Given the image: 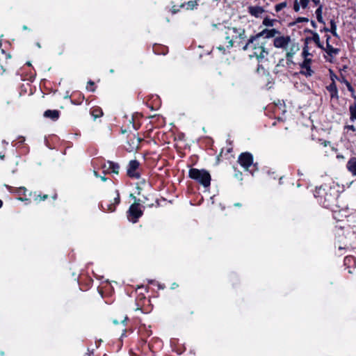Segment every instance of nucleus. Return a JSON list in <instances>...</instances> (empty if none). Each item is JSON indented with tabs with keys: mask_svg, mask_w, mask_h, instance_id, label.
I'll list each match as a JSON object with an SVG mask.
<instances>
[{
	"mask_svg": "<svg viewBox=\"0 0 356 356\" xmlns=\"http://www.w3.org/2000/svg\"><path fill=\"white\" fill-rule=\"evenodd\" d=\"M116 197H114L113 202H102L101 204L102 209L104 211L113 212L116 209L117 205L120 203V195L118 190L115 191Z\"/></svg>",
	"mask_w": 356,
	"mask_h": 356,
	"instance_id": "f8f14e48",
	"label": "nucleus"
},
{
	"mask_svg": "<svg viewBox=\"0 0 356 356\" xmlns=\"http://www.w3.org/2000/svg\"><path fill=\"white\" fill-rule=\"evenodd\" d=\"M241 41L238 42V45L240 46L241 45Z\"/></svg>",
	"mask_w": 356,
	"mask_h": 356,
	"instance_id": "338daca9",
	"label": "nucleus"
},
{
	"mask_svg": "<svg viewBox=\"0 0 356 356\" xmlns=\"http://www.w3.org/2000/svg\"><path fill=\"white\" fill-rule=\"evenodd\" d=\"M95 83L92 80H90L88 81L87 83V86H86V89L88 90V91H90V92H95Z\"/></svg>",
	"mask_w": 356,
	"mask_h": 356,
	"instance_id": "cd10ccee",
	"label": "nucleus"
},
{
	"mask_svg": "<svg viewBox=\"0 0 356 356\" xmlns=\"http://www.w3.org/2000/svg\"><path fill=\"white\" fill-rule=\"evenodd\" d=\"M351 119H356V108L350 107Z\"/></svg>",
	"mask_w": 356,
	"mask_h": 356,
	"instance_id": "a19ab883",
	"label": "nucleus"
},
{
	"mask_svg": "<svg viewBox=\"0 0 356 356\" xmlns=\"http://www.w3.org/2000/svg\"><path fill=\"white\" fill-rule=\"evenodd\" d=\"M104 173H113L118 175L120 166L119 163L114 161H108L106 163L103 165Z\"/></svg>",
	"mask_w": 356,
	"mask_h": 356,
	"instance_id": "2eb2a0df",
	"label": "nucleus"
},
{
	"mask_svg": "<svg viewBox=\"0 0 356 356\" xmlns=\"http://www.w3.org/2000/svg\"><path fill=\"white\" fill-rule=\"evenodd\" d=\"M153 52L157 55H166L168 53V47L167 46L154 44L152 47Z\"/></svg>",
	"mask_w": 356,
	"mask_h": 356,
	"instance_id": "f3484780",
	"label": "nucleus"
},
{
	"mask_svg": "<svg viewBox=\"0 0 356 356\" xmlns=\"http://www.w3.org/2000/svg\"><path fill=\"white\" fill-rule=\"evenodd\" d=\"M286 5H287V3L286 1L277 3L275 6V10L277 13H278V12L281 11L283 8L286 7Z\"/></svg>",
	"mask_w": 356,
	"mask_h": 356,
	"instance_id": "7c9ffc66",
	"label": "nucleus"
},
{
	"mask_svg": "<svg viewBox=\"0 0 356 356\" xmlns=\"http://www.w3.org/2000/svg\"><path fill=\"white\" fill-rule=\"evenodd\" d=\"M177 286H178V284H176V283H173V284H172V287H171V288L174 289L177 288Z\"/></svg>",
	"mask_w": 356,
	"mask_h": 356,
	"instance_id": "603ef678",
	"label": "nucleus"
},
{
	"mask_svg": "<svg viewBox=\"0 0 356 356\" xmlns=\"http://www.w3.org/2000/svg\"><path fill=\"white\" fill-rule=\"evenodd\" d=\"M300 50L299 44L296 42L289 43V49L286 54V64L288 68H291L296 63L292 60L293 55Z\"/></svg>",
	"mask_w": 356,
	"mask_h": 356,
	"instance_id": "9b49d317",
	"label": "nucleus"
},
{
	"mask_svg": "<svg viewBox=\"0 0 356 356\" xmlns=\"http://www.w3.org/2000/svg\"><path fill=\"white\" fill-rule=\"evenodd\" d=\"M274 24V19H271L268 17H265L263 20V24L266 26H273Z\"/></svg>",
	"mask_w": 356,
	"mask_h": 356,
	"instance_id": "72a5a7b5",
	"label": "nucleus"
},
{
	"mask_svg": "<svg viewBox=\"0 0 356 356\" xmlns=\"http://www.w3.org/2000/svg\"><path fill=\"white\" fill-rule=\"evenodd\" d=\"M220 37L224 38L227 41L226 48L230 49L234 46V40L236 39L244 40L246 38L245 31L242 28L224 26L220 31Z\"/></svg>",
	"mask_w": 356,
	"mask_h": 356,
	"instance_id": "f257e3e1",
	"label": "nucleus"
},
{
	"mask_svg": "<svg viewBox=\"0 0 356 356\" xmlns=\"http://www.w3.org/2000/svg\"><path fill=\"white\" fill-rule=\"evenodd\" d=\"M238 163L246 171L253 175L255 171L259 170L257 163H254L252 154L249 152H244L239 154L237 160Z\"/></svg>",
	"mask_w": 356,
	"mask_h": 356,
	"instance_id": "7ed1b4c3",
	"label": "nucleus"
},
{
	"mask_svg": "<svg viewBox=\"0 0 356 356\" xmlns=\"http://www.w3.org/2000/svg\"><path fill=\"white\" fill-rule=\"evenodd\" d=\"M26 192L27 189L25 187H19L16 189V193L20 196L19 197H28Z\"/></svg>",
	"mask_w": 356,
	"mask_h": 356,
	"instance_id": "bb28decb",
	"label": "nucleus"
},
{
	"mask_svg": "<svg viewBox=\"0 0 356 356\" xmlns=\"http://www.w3.org/2000/svg\"><path fill=\"white\" fill-rule=\"evenodd\" d=\"M313 42H314L320 48L324 49V46L320 42V39L316 33H313Z\"/></svg>",
	"mask_w": 356,
	"mask_h": 356,
	"instance_id": "473e14b6",
	"label": "nucleus"
},
{
	"mask_svg": "<svg viewBox=\"0 0 356 356\" xmlns=\"http://www.w3.org/2000/svg\"><path fill=\"white\" fill-rule=\"evenodd\" d=\"M110 72H111V73H113V72H114V70H110Z\"/></svg>",
	"mask_w": 356,
	"mask_h": 356,
	"instance_id": "774afa93",
	"label": "nucleus"
},
{
	"mask_svg": "<svg viewBox=\"0 0 356 356\" xmlns=\"http://www.w3.org/2000/svg\"><path fill=\"white\" fill-rule=\"evenodd\" d=\"M309 21V19L307 17H299L296 19V23H300V22H307Z\"/></svg>",
	"mask_w": 356,
	"mask_h": 356,
	"instance_id": "4c0bfd02",
	"label": "nucleus"
},
{
	"mask_svg": "<svg viewBox=\"0 0 356 356\" xmlns=\"http://www.w3.org/2000/svg\"><path fill=\"white\" fill-rule=\"evenodd\" d=\"M290 42V36H280L275 38L273 40V44L277 48H282L286 49Z\"/></svg>",
	"mask_w": 356,
	"mask_h": 356,
	"instance_id": "4468645a",
	"label": "nucleus"
},
{
	"mask_svg": "<svg viewBox=\"0 0 356 356\" xmlns=\"http://www.w3.org/2000/svg\"><path fill=\"white\" fill-rule=\"evenodd\" d=\"M337 26H336V24L333 21H331V32L332 33V34L335 36L337 35Z\"/></svg>",
	"mask_w": 356,
	"mask_h": 356,
	"instance_id": "f704fd0d",
	"label": "nucleus"
},
{
	"mask_svg": "<svg viewBox=\"0 0 356 356\" xmlns=\"http://www.w3.org/2000/svg\"><path fill=\"white\" fill-rule=\"evenodd\" d=\"M301 109L302 110L300 111V113L302 118L300 119V122L303 125L308 127V123L311 122L312 118V113L310 111V108L309 106H304L301 108Z\"/></svg>",
	"mask_w": 356,
	"mask_h": 356,
	"instance_id": "dca6fc26",
	"label": "nucleus"
},
{
	"mask_svg": "<svg viewBox=\"0 0 356 356\" xmlns=\"http://www.w3.org/2000/svg\"><path fill=\"white\" fill-rule=\"evenodd\" d=\"M312 41V37H307L305 39V47H303L302 56L304 60L299 64L300 70L298 74L305 76L306 77L312 75V59L308 58L307 56L310 54L309 53V48L307 44Z\"/></svg>",
	"mask_w": 356,
	"mask_h": 356,
	"instance_id": "39448f33",
	"label": "nucleus"
},
{
	"mask_svg": "<svg viewBox=\"0 0 356 356\" xmlns=\"http://www.w3.org/2000/svg\"><path fill=\"white\" fill-rule=\"evenodd\" d=\"M300 3L298 1V0H295L294 3H293V10H294L296 12H298V11H299V10H300Z\"/></svg>",
	"mask_w": 356,
	"mask_h": 356,
	"instance_id": "e433bc0d",
	"label": "nucleus"
},
{
	"mask_svg": "<svg viewBox=\"0 0 356 356\" xmlns=\"http://www.w3.org/2000/svg\"><path fill=\"white\" fill-rule=\"evenodd\" d=\"M143 214V211L140 209V204L136 202L131 204L127 211L128 219L133 223H136Z\"/></svg>",
	"mask_w": 356,
	"mask_h": 356,
	"instance_id": "1a4fd4ad",
	"label": "nucleus"
},
{
	"mask_svg": "<svg viewBox=\"0 0 356 356\" xmlns=\"http://www.w3.org/2000/svg\"><path fill=\"white\" fill-rule=\"evenodd\" d=\"M3 143H6V145H8V143H7V142H6L5 140H3Z\"/></svg>",
	"mask_w": 356,
	"mask_h": 356,
	"instance_id": "0e129e2a",
	"label": "nucleus"
},
{
	"mask_svg": "<svg viewBox=\"0 0 356 356\" xmlns=\"http://www.w3.org/2000/svg\"><path fill=\"white\" fill-rule=\"evenodd\" d=\"M44 117L56 121L60 117V112L58 110H47L44 113Z\"/></svg>",
	"mask_w": 356,
	"mask_h": 356,
	"instance_id": "6ab92c4d",
	"label": "nucleus"
},
{
	"mask_svg": "<svg viewBox=\"0 0 356 356\" xmlns=\"http://www.w3.org/2000/svg\"><path fill=\"white\" fill-rule=\"evenodd\" d=\"M295 86L300 92L303 93L309 94L311 90L309 86L302 81L297 82Z\"/></svg>",
	"mask_w": 356,
	"mask_h": 356,
	"instance_id": "412c9836",
	"label": "nucleus"
},
{
	"mask_svg": "<svg viewBox=\"0 0 356 356\" xmlns=\"http://www.w3.org/2000/svg\"><path fill=\"white\" fill-rule=\"evenodd\" d=\"M142 168L138 160L129 161L127 167V175L131 179H139L141 177Z\"/></svg>",
	"mask_w": 356,
	"mask_h": 356,
	"instance_id": "0eeeda50",
	"label": "nucleus"
},
{
	"mask_svg": "<svg viewBox=\"0 0 356 356\" xmlns=\"http://www.w3.org/2000/svg\"><path fill=\"white\" fill-rule=\"evenodd\" d=\"M216 49L221 51L222 54H226L225 47L223 45L219 44L218 46L216 47Z\"/></svg>",
	"mask_w": 356,
	"mask_h": 356,
	"instance_id": "58836bf2",
	"label": "nucleus"
},
{
	"mask_svg": "<svg viewBox=\"0 0 356 356\" xmlns=\"http://www.w3.org/2000/svg\"><path fill=\"white\" fill-rule=\"evenodd\" d=\"M315 3H318L319 1V0H312Z\"/></svg>",
	"mask_w": 356,
	"mask_h": 356,
	"instance_id": "e2e57ef3",
	"label": "nucleus"
},
{
	"mask_svg": "<svg viewBox=\"0 0 356 356\" xmlns=\"http://www.w3.org/2000/svg\"><path fill=\"white\" fill-rule=\"evenodd\" d=\"M337 89H336V88H334V91L332 92V94H331V97H335V96L337 95Z\"/></svg>",
	"mask_w": 356,
	"mask_h": 356,
	"instance_id": "49530a36",
	"label": "nucleus"
},
{
	"mask_svg": "<svg viewBox=\"0 0 356 356\" xmlns=\"http://www.w3.org/2000/svg\"><path fill=\"white\" fill-rule=\"evenodd\" d=\"M327 143H330V142L329 141H324V143H323L324 146H327Z\"/></svg>",
	"mask_w": 356,
	"mask_h": 356,
	"instance_id": "13d9d810",
	"label": "nucleus"
},
{
	"mask_svg": "<svg viewBox=\"0 0 356 356\" xmlns=\"http://www.w3.org/2000/svg\"><path fill=\"white\" fill-rule=\"evenodd\" d=\"M280 31L275 29H265L262 31L259 32V33L251 35L250 38L248 40V42L245 44V49L248 48V46H249L251 43L253 42V41L255 39H260L261 38H263L264 39L267 38H274L276 34H280Z\"/></svg>",
	"mask_w": 356,
	"mask_h": 356,
	"instance_id": "6e6552de",
	"label": "nucleus"
},
{
	"mask_svg": "<svg viewBox=\"0 0 356 356\" xmlns=\"http://www.w3.org/2000/svg\"><path fill=\"white\" fill-rule=\"evenodd\" d=\"M4 158H5V154H3V153H1V152H0V159H1V160H3V159H4Z\"/></svg>",
	"mask_w": 356,
	"mask_h": 356,
	"instance_id": "09e8293b",
	"label": "nucleus"
},
{
	"mask_svg": "<svg viewBox=\"0 0 356 356\" xmlns=\"http://www.w3.org/2000/svg\"><path fill=\"white\" fill-rule=\"evenodd\" d=\"M264 11V9L261 6H250L248 8L249 13L255 17H259Z\"/></svg>",
	"mask_w": 356,
	"mask_h": 356,
	"instance_id": "aec40b11",
	"label": "nucleus"
},
{
	"mask_svg": "<svg viewBox=\"0 0 356 356\" xmlns=\"http://www.w3.org/2000/svg\"><path fill=\"white\" fill-rule=\"evenodd\" d=\"M126 332H127V330L125 329V330H124V332L122 334L121 337H125V336H126V335H125V333H126Z\"/></svg>",
	"mask_w": 356,
	"mask_h": 356,
	"instance_id": "864d4df0",
	"label": "nucleus"
},
{
	"mask_svg": "<svg viewBox=\"0 0 356 356\" xmlns=\"http://www.w3.org/2000/svg\"><path fill=\"white\" fill-rule=\"evenodd\" d=\"M36 46H37L38 48H40V47H41V45H40V42H36Z\"/></svg>",
	"mask_w": 356,
	"mask_h": 356,
	"instance_id": "bf43d9fd",
	"label": "nucleus"
},
{
	"mask_svg": "<svg viewBox=\"0 0 356 356\" xmlns=\"http://www.w3.org/2000/svg\"><path fill=\"white\" fill-rule=\"evenodd\" d=\"M347 128H348V129H351L353 131L355 130L354 126H353V125H349V126L347 127Z\"/></svg>",
	"mask_w": 356,
	"mask_h": 356,
	"instance_id": "3c124183",
	"label": "nucleus"
},
{
	"mask_svg": "<svg viewBox=\"0 0 356 356\" xmlns=\"http://www.w3.org/2000/svg\"><path fill=\"white\" fill-rule=\"evenodd\" d=\"M94 174H95V175L96 177H99L97 172L94 171Z\"/></svg>",
	"mask_w": 356,
	"mask_h": 356,
	"instance_id": "052dcab7",
	"label": "nucleus"
},
{
	"mask_svg": "<svg viewBox=\"0 0 356 356\" xmlns=\"http://www.w3.org/2000/svg\"><path fill=\"white\" fill-rule=\"evenodd\" d=\"M234 177L239 180V181H242L243 180V173L241 171H240L239 170H238L236 168H234Z\"/></svg>",
	"mask_w": 356,
	"mask_h": 356,
	"instance_id": "c756f323",
	"label": "nucleus"
},
{
	"mask_svg": "<svg viewBox=\"0 0 356 356\" xmlns=\"http://www.w3.org/2000/svg\"><path fill=\"white\" fill-rule=\"evenodd\" d=\"M179 11V8H177V7H176L175 6H173L172 7V13L173 14H175V13H178Z\"/></svg>",
	"mask_w": 356,
	"mask_h": 356,
	"instance_id": "37998d69",
	"label": "nucleus"
},
{
	"mask_svg": "<svg viewBox=\"0 0 356 356\" xmlns=\"http://www.w3.org/2000/svg\"><path fill=\"white\" fill-rule=\"evenodd\" d=\"M188 177L196 182L207 188L211 184V175L205 169H197L192 168L188 171Z\"/></svg>",
	"mask_w": 356,
	"mask_h": 356,
	"instance_id": "20e7f679",
	"label": "nucleus"
},
{
	"mask_svg": "<svg viewBox=\"0 0 356 356\" xmlns=\"http://www.w3.org/2000/svg\"><path fill=\"white\" fill-rule=\"evenodd\" d=\"M234 206L235 207H241V203H235Z\"/></svg>",
	"mask_w": 356,
	"mask_h": 356,
	"instance_id": "6e6d98bb",
	"label": "nucleus"
},
{
	"mask_svg": "<svg viewBox=\"0 0 356 356\" xmlns=\"http://www.w3.org/2000/svg\"><path fill=\"white\" fill-rule=\"evenodd\" d=\"M22 29H23V30H29V28L27 27V26L24 25V26H22Z\"/></svg>",
	"mask_w": 356,
	"mask_h": 356,
	"instance_id": "5fc2aeb1",
	"label": "nucleus"
},
{
	"mask_svg": "<svg viewBox=\"0 0 356 356\" xmlns=\"http://www.w3.org/2000/svg\"><path fill=\"white\" fill-rule=\"evenodd\" d=\"M3 201L0 199V209L3 207Z\"/></svg>",
	"mask_w": 356,
	"mask_h": 356,
	"instance_id": "4d7b16f0",
	"label": "nucleus"
},
{
	"mask_svg": "<svg viewBox=\"0 0 356 356\" xmlns=\"http://www.w3.org/2000/svg\"><path fill=\"white\" fill-rule=\"evenodd\" d=\"M309 0H300V4L302 8H306L309 4Z\"/></svg>",
	"mask_w": 356,
	"mask_h": 356,
	"instance_id": "c9c22d12",
	"label": "nucleus"
},
{
	"mask_svg": "<svg viewBox=\"0 0 356 356\" xmlns=\"http://www.w3.org/2000/svg\"><path fill=\"white\" fill-rule=\"evenodd\" d=\"M140 142L141 138L133 134L128 138L127 142L128 146L126 147V149L129 152L136 150L139 147Z\"/></svg>",
	"mask_w": 356,
	"mask_h": 356,
	"instance_id": "ddd939ff",
	"label": "nucleus"
},
{
	"mask_svg": "<svg viewBox=\"0 0 356 356\" xmlns=\"http://www.w3.org/2000/svg\"><path fill=\"white\" fill-rule=\"evenodd\" d=\"M141 348L144 350L148 348L152 353H156L161 348V340L159 338H152L149 341L141 339Z\"/></svg>",
	"mask_w": 356,
	"mask_h": 356,
	"instance_id": "9d476101",
	"label": "nucleus"
},
{
	"mask_svg": "<svg viewBox=\"0 0 356 356\" xmlns=\"http://www.w3.org/2000/svg\"><path fill=\"white\" fill-rule=\"evenodd\" d=\"M90 115L96 120L103 115L102 109L99 106H94L90 109Z\"/></svg>",
	"mask_w": 356,
	"mask_h": 356,
	"instance_id": "4be33fe9",
	"label": "nucleus"
},
{
	"mask_svg": "<svg viewBox=\"0 0 356 356\" xmlns=\"http://www.w3.org/2000/svg\"><path fill=\"white\" fill-rule=\"evenodd\" d=\"M127 320H128V317H127V316L125 315V316H123L120 319H113V323L115 325H118L119 323H123L124 324Z\"/></svg>",
	"mask_w": 356,
	"mask_h": 356,
	"instance_id": "2f4dec72",
	"label": "nucleus"
},
{
	"mask_svg": "<svg viewBox=\"0 0 356 356\" xmlns=\"http://www.w3.org/2000/svg\"><path fill=\"white\" fill-rule=\"evenodd\" d=\"M84 99V95L81 92L75 91L72 92V98L71 99V103L74 105H80L82 104Z\"/></svg>",
	"mask_w": 356,
	"mask_h": 356,
	"instance_id": "a211bd4d",
	"label": "nucleus"
},
{
	"mask_svg": "<svg viewBox=\"0 0 356 356\" xmlns=\"http://www.w3.org/2000/svg\"><path fill=\"white\" fill-rule=\"evenodd\" d=\"M265 44L266 42H261L260 39H255L252 43L248 46V48L245 49V45H243L242 49L247 51L249 49H252L253 54L250 55V57L254 56L259 62H262L269 54V51L265 47Z\"/></svg>",
	"mask_w": 356,
	"mask_h": 356,
	"instance_id": "f03ea898",
	"label": "nucleus"
},
{
	"mask_svg": "<svg viewBox=\"0 0 356 356\" xmlns=\"http://www.w3.org/2000/svg\"><path fill=\"white\" fill-rule=\"evenodd\" d=\"M85 280H86L85 286H83L82 284L83 279L81 278V280H80L79 284H80V288L82 291H86L88 289H90L92 286V283H93V280L90 277H86Z\"/></svg>",
	"mask_w": 356,
	"mask_h": 356,
	"instance_id": "5701e85b",
	"label": "nucleus"
},
{
	"mask_svg": "<svg viewBox=\"0 0 356 356\" xmlns=\"http://www.w3.org/2000/svg\"><path fill=\"white\" fill-rule=\"evenodd\" d=\"M330 56H333L339 52L338 49H335L332 47L330 44L328 43V38L326 39V47H324L323 49Z\"/></svg>",
	"mask_w": 356,
	"mask_h": 356,
	"instance_id": "a878e982",
	"label": "nucleus"
},
{
	"mask_svg": "<svg viewBox=\"0 0 356 356\" xmlns=\"http://www.w3.org/2000/svg\"><path fill=\"white\" fill-rule=\"evenodd\" d=\"M198 0L189 1L187 3H183L180 5V8H184L186 6V10H193L198 6Z\"/></svg>",
	"mask_w": 356,
	"mask_h": 356,
	"instance_id": "393cba45",
	"label": "nucleus"
},
{
	"mask_svg": "<svg viewBox=\"0 0 356 356\" xmlns=\"http://www.w3.org/2000/svg\"><path fill=\"white\" fill-rule=\"evenodd\" d=\"M101 180L103 181H106L107 178L105 176H100Z\"/></svg>",
	"mask_w": 356,
	"mask_h": 356,
	"instance_id": "de8ad7c7",
	"label": "nucleus"
},
{
	"mask_svg": "<svg viewBox=\"0 0 356 356\" xmlns=\"http://www.w3.org/2000/svg\"><path fill=\"white\" fill-rule=\"evenodd\" d=\"M347 168L353 175H356V158H352L348 161Z\"/></svg>",
	"mask_w": 356,
	"mask_h": 356,
	"instance_id": "b1692460",
	"label": "nucleus"
},
{
	"mask_svg": "<svg viewBox=\"0 0 356 356\" xmlns=\"http://www.w3.org/2000/svg\"><path fill=\"white\" fill-rule=\"evenodd\" d=\"M337 157L343 158V156H341V155H339V156H337Z\"/></svg>",
	"mask_w": 356,
	"mask_h": 356,
	"instance_id": "69168bd1",
	"label": "nucleus"
},
{
	"mask_svg": "<svg viewBox=\"0 0 356 356\" xmlns=\"http://www.w3.org/2000/svg\"><path fill=\"white\" fill-rule=\"evenodd\" d=\"M194 314V311L191 310V311H188L186 312V315L187 316H192Z\"/></svg>",
	"mask_w": 356,
	"mask_h": 356,
	"instance_id": "a18cd8bd",
	"label": "nucleus"
},
{
	"mask_svg": "<svg viewBox=\"0 0 356 356\" xmlns=\"http://www.w3.org/2000/svg\"><path fill=\"white\" fill-rule=\"evenodd\" d=\"M316 18H317V20L321 22V23H323V17H322V6H319V8L316 10Z\"/></svg>",
	"mask_w": 356,
	"mask_h": 356,
	"instance_id": "c85d7f7f",
	"label": "nucleus"
},
{
	"mask_svg": "<svg viewBox=\"0 0 356 356\" xmlns=\"http://www.w3.org/2000/svg\"><path fill=\"white\" fill-rule=\"evenodd\" d=\"M102 342V341L100 339L97 341H96V346L98 348L99 346V344Z\"/></svg>",
	"mask_w": 356,
	"mask_h": 356,
	"instance_id": "8fccbe9b",
	"label": "nucleus"
},
{
	"mask_svg": "<svg viewBox=\"0 0 356 356\" xmlns=\"http://www.w3.org/2000/svg\"><path fill=\"white\" fill-rule=\"evenodd\" d=\"M51 191L52 193L50 194H42L41 193H38L37 191L33 193L30 192L29 193V197H19L18 200L22 202H29V203H30L31 200H33L34 202L38 203L41 201H44L47 200L49 197H51L54 200H56L58 197V194L54 189Z\"/></svg>",
	"mask_w": 356,
	"mask_h": 356,
	"instance_id": "423d86ee",
	"label": "nucleus"
},
{
	"mask_svg": "<svg viewBox=\"0 0 356 356\" xmlns=\"http://www.w3.org/2000/svg\"><path fill=\"white\" fill-rule=\"evenodd\" d=\"M284 63H286V60L283 58L280 59L278 62V63L276 65V67L278 68L280 67H284Z\"/></svg>",
	"mask_w": 356,
	"mask_h": 356,
	"instance_id": "79ce46f5",
	"label": "nucleus"
},
{
	"mask_svg": "<svg viewBox=\"0 0 356 356\" xmlns=\"http://www.w3.org/2000/svg\"><path fill=\"white\" fill-rule=\"evenodd\" d=\"M130 122L132 124V127L134 129L137 130L139 129L140 124L135 123L134 118H132L131 121H130Z\"/></svg>",
	"mask_w": 356,
	"mask_h": 356,
	"instance_id": "ea45409f",
	"label": "nucleus"
},
{
	"mask_svg": "<svg viewBox=\"0 0 356 356\" xmlns=\"http://www.w3.org/2000/svg\"><path fill=\"white\" fill-rule=\"evenodd\" d=\"M26 65H29V66H31V63H30V62H27V63H26Z\"/></svg>",
	"mask_w": 356,
	"mask_h": 356,
	"instance_id": "680f3d73",
	"label": "nucleus"
},
{
	"mask_svg": "<svg viewBox=\"0 0 356 356\" xmlns=\"http://www.w3.org/2000/svg\"><path fill=\"white\" fill-rule=\"evenodd\" d=\"M72 98V93L71 95H69V92H67L66 95L64 97V99H70L71 100Z\"/></svg>",
	"mask_w": 356,
	"mask_h": 356,
	"instance_id": "c03bdc74",
	"label": "nucleus"
}]
</instances>
